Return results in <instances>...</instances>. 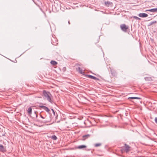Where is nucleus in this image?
Here are the masks:
<instances>
[{"instance_id": "nucleus-25", "label": "nucleus", "mask_w": 157, "mask_h": 157, "mask_svg": "<svg viewBox=\"0 0 157 157\" xmlns=\"http://www.w3.org/2000/svg\"><path fill=\"white\" fill-rule=\"evenodd\" d=\"M35 114L36 116V118H37V115L36 114V112L35 111Z\"/></svg>"}, {"instance_id": "nucleus-11", "label": "nucleus", "mask_w": 157, "mask_h": 157, "mask_svg": "<svg viewBox=\"0 0 157 157\" xmlns=\"http://www.w3.org/2000/svg\"><path fill=\"white\" fill-rule=\"evenodd\" d=\"M51 63L53 65H55L57 64V63L55 61L52 60L51 62Z\"/></svg>"}, {"instance_id": "nucleus-23", "label": "nucleus", "mask_w": 157, "mask_h": 157, "mask_svg": "<svg viewBox=\"0 0 157 157\" xmlns=\"http://www.w3.org/2000/svg\"><path fill=\"white\" fill-rule=\"evenodd\" d=\"M40 108H43L44 109H45L46 107V106H44V105L40 106Z\"/></svg>"}, {"instance_id": "nucleus-6", "label": "nucleus", "mask_w": 157, "mask_h": 157, "mask_svg": "<svg viewBox=\"0 0 157 157\" xmlns=\"http://www.w3.org/2000/svg\"><path fill=\"white\" fill-rule=\"evenodd\" d=\"M87 76L89 78H91V79H93L94 80H99V78H97L96 77H94L93 76L90 75H87Z\"/></svg>"}, {"instance_id": "nucleus-15", "label": "nucleus", "mask_w": 157, "mask_h": 157, "mask_svg": "<svg viewBox=\"0 0 157 157\" xmlns=\"http://www.w3.org/2000/svg\"><path fill=\"white\" fill-rule=\"evenodd\" d=\"M156 23H157V21H151L149 23L148 25H149V26L151 25Z\"/></svg>"}, {"instance_id": "nucleus-26", "label": "nucleus", "mask_w": 157, "mask_h": 157, "mask_svg": "<svg viewBox=\"0 0 157 157\" xmlns=\"http://www.w3.org/2000/svg\"><path fill=\"white\" fill-rule=\"evenodd\" d=\"M52 112H53L54 114L55 115V112H54V110L53 109H52Z\"/></svg>"}, {"instance_id": "nucleus-7", "label": "nucleus", "mask_w": 157, "mask_h": 157, "mask_svg": "<svg viewBox=\"0 0 157 157\" xmlns=\"http://www.w3.org/2000/svg\"><path fill=\"white\" fill-rule=\"evenodd\" d=\"M146 11H148L151 12H157V8L151 9L147 10Z\"/></svg>"}, {"instance_id": "nucleus-18", "label": "nucleus", "mask_w": 157, "mask_h": 157, "mask_svg": "<svg viewBox=\"0 0 157 157\" xmlns=\"http://www.w3.org/2000/svg\"><path fill=\"white\" fill-rule=\"evenodd\" d=\"M111 72L112 75L115 76L116 74V72H114V71H113L112 70H111Z\"/></svg>"}, {"instance_id": "nucleus-10", "label": "nucleus", "mask_w": 157, "mask_h": 157, "mask_svg": "<svg viewBox=\"0 0 157 157\" xmlns=\"http://www.w3.org/2000/svg\"><path fill=\"white\" fill-rule=\"evenodd\" d=\"M27 112L30 114H32V109L31 107H30L28 108V110H27Z\"/></svg>"}, {"instance_id": "nucleus-27", "label": "nucleus", "mask_w": 157, "mask_h": 157, "mask_svg": "<svg viewBox=\"0 0 157 157\" xmlns=\"http://www.w3.org/2000/svg\"><path fill=\"white\" fill-rule=\"evenodd\" d=\"M44 122V123H46V122H48V121L47 120H46V121H45Z\"/></svg>"}, {"instance_id": "nucleus-19", "label": "nucleus", "mask_w": 157, "mask_h": 157, "mask_svg": "<svg viewBox=\"0 0 157 157\" xmlns=\"http://www.w3.org/2000/svg\"><path fill=\"white\" fill-rule=\"evenodd\" d=\"M44 109L47 112H48L50 111V109L47 107Z\"/></svg>"}, {"instance_id": "nucleus-5", "label": "nucleus", "mask_w": 157, "mask_h": 157, "mask_svg": "<svg viewBox=\"0 0 157 157\" xmlns=\"http://www.w3.org/2000/svg\"><path fill=\"white\" fill-rule=\"evenodd\" d=\"M139 17H146L148 16V15L145 13H139L138 14Z\"/></svg>"}, {"instance_id": "nucleus-20", "label": "nucleus", "mask_w": 157, "mask_h": 157, "mask_svg": "<svg viewBox=\"0 0 157 157\" xmlns=\"http://www.w3.org/2000/svg\"><path fill=\"white\" fill-rule=\"evenodd\" d=\"M6 134V133L5 132H2L0 134V136H5Z\"/></svg>"}, {"instance_id": "nucleus-28", "label": "nucleus", "mask_w": 157, "mask_h": 157, "mask_svg": "<svg viewBox=\"0 0 157 157\" xmlns=\"http://www.w3.org/2000/svg\"><path fill=\"white\" fill-rule=\"evenodd\" d=\"M68 23L69 24V25L70 24V22L69 21H68Z\"/></svg>"}, {"instance_id": "nucleus-12", "label": "nucleus", "mask_w": 157, "mask_h": 157, "mask_svg": "<svg viewBox=\"0 0 157 157\" xmlns=\"http://www.w3.org/2000/svg\"><path fill=\"white\" fill-rule=\"evenodd\" d=\"M105 5L108 6H109L111 4V3L109 1H106L105 2Z\"/></svg>"}, {"instance_id": "nucleus-4", "label": "nucleus", "mask_w": 157, "mask_h": 157, "mask_svg": "<svg viewBox=\"0 0 157 157\" xmlns=\"http://www.w3.org/2000/svg\"><path fill=\"white\" fill-rule=\"evenodd\" d=\"M86 146L84 145H79L78 146H76L75 147V149H82L83 148H86Z\"/></svg>"}, {"instance_id": "nucleus-29", "label": "nucleus", "mask_w": 157, "mask_h": 157, "mask_svg": "<svg viewBox=\"0 0 157 157\" xmlns=\"http://www.w3.org/2000/svg\"><path fill=\"white\" fill-rule=\"evenodd\" d=\"M32 0L33 1V2H34V0Z\"/></svg>"}, {"instance_id": "nucleus-24", "label": "nucleus", "mask_w": 157, "mask_h": 157, "mask_svg": "<svg viewBox=\"0 0 157 157\" xmlns=\"http://www.w3.org/2000/svg\"><path fill=\"white\" fill-rule=\"evenodd\" d=\"M155 123L157 124V117H155Z\"/></svg>"}, {"instance_id": "nucleus-8", "label": "nucleus", "mask_w": 157, "mask_h": 157, "mask_svg": "<svg viewBox=\"0 0 157 157\" xmlns=\"http://www.w3.org/2000/svg\"><path fill=\"white\" fill-rule=\"evenodd\" d=\"M90 136L89 134H87L82 136V140H85L86 139L88 138Z\"/></svg>"}, {"instance_id": "nucleus-14", "label": "nucleus", "mask_w": 157, "mask_h": 157, "mask_svg": "<svg viewBox=\"0 0 157 157\" xmlns=\"http://www.w3.org/2000/svg\"><path fill=\"white\" fill-rule=\"evenodd\" d=\"M51 138L52 139L54 140H56L57 139V138L55 135H53L51 136Z\"/></svg>"}, {"instance_id": "nucleus-9", "label": "nucleus", "mask_w": 157, "mask_h": 157, "mask_svg": "<svg viewBox=\"0 0 157 157\" xmlns=\"http://www.w3.org/2000/svg\"><path fill=\"white\" fill-rule=\"evenodd\" d=\"M0 151H5V149L4 147L2 144H0Z\"/></svg>"}, {"instance_id": "nucleus-1", "label": "nucleus", "mask_w": 157, "mask_h": 157, "mask_svg": "<svg viewBox=\"0 0 157 157\" xmlns=\"http://www.w3.org/2000/svg\"><path fill=\"white\" fill-rule=\"evenodd\" d=\"M43 94L44 96L46 98L47 100L51 103H52V100L50 98V96L51 95L50 93L45 90H44L43 92Z\"/></svg>"}, {"instance_id": "nucleus-3", "label": "nucleus", "mask_w": 157, "mask_h": 157, "mask_svg": "<svg viewBox=\"0 0 157 157\" xmlns=\"http://www.w3.org/2000/svg\"><path fill=\"white\" fill-rule=\"evenodd\" d=\"M120 27L121 30L124 32H126L128 27L125 24H122L120 25Z\"/></svg>"}, {"instance_id": "nucleus-22", "label": "nucleus", "mask_w": 157, "mask_h": 157, "mask_svg": "<svg viewBox=\"0 0 157 157\" xmlns=\"http://www.w3.org/2000/svg\"><path fill=\"white\" fill-rule=\"evenodd\" d=\"M40 117L42 119H45L46 118V117H43L42 115H41L40 114Z\"/></svg>"}, {"instance_id": "nucleus-21", "label": "nucleus", "mask_w": 157, "mask_h": 157, "mask_svg": "<svg viewBox=\"0 0 157 157\" xmlns=\"http://www.w3.org/2000/svg\"><path fill=\"white\" fill-rule=\"evenodd\" d=\"M133 17L136 20H140V19L136 16H134Z\"/></svg>"}, {"instance_id": "nucleus-2", "label": "nucleus", "mask_w": 157, "mask_h": 157, "mask_svg": "<svg viewBox=\"0 0 157 157\" xmlns=\"http://www.w3.org/2000/svg\"><path fill=\"white\" fill-rule=\"evenodd\" d=\"M130 147L126 144H124V146L123 147V149H122L121 151L124 150L126 153H128L130 150Z\"/></svg>"}, {"instance_id": "nucleus-13", "label": "nucleus", "mask_w": 157, "mask_h": 157, "mask_svg": "<svg viewBox=\"0 0 157 157\" xmlns=\"http://www.w3.org/2000/svg\"><path fill=\"white\" fill-rule=\"evenodd\" d=\"M78 71L79 72L82 74H83L84 73L82 71V69L80 67H78Z\"/></svg>"}, {"instance_id": "nucleus-17", "label": "nucleus", "mask_w": 157, "mask_h": 157, "mask_svg": "<svg viewBox=\"0 0 157 157\" xmlns=\"http://www.w3.org/2000/svg\"><path fill=\"white\" fill-rule=\"evenodd\" d=\"M101 143H97L94 144V146L95 147H98L101 146Z\"/></svg>"}, {"instance_id": "nucleus-16", "label": "nucleus", "mask_w": 157, "mask_h": 157, "mask_svg": "<svg viewBox=\"0 0 157 157\" xmlns=\"http://www.w3.org/2000/svg\"><path fill=\"white\" fill-rule=\"evenodd\" d=\"M131 98L132 99H140L141 98L139 97H131L128 98Z\"/></svg>"}]
</instances>
